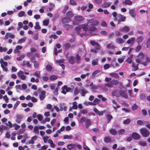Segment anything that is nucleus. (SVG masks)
I'll use <instances>...</instances> for the list:
<instances>
[{
    "label": "nucleus",
    "instance_id": "53",
    "mask_svg": "<svg viewBox=\"0 0 150 150\" xmlns=\"http://www.w3.org/2000/svg\"><path fill=\"white\" fill-rule=\"evenodd\" d=\"M131 120L127 118L123 121V123L124 124H129Z\"/></svg>",
    "mask_w": 150,
    "mask_h": 150
},
{
    "label": "nucleus",
    "instance_id": "44",
    "mask_svg": "<svg viewBox=\"0 0 150 150\" xmlns=\"http://www.w3.org/2000/svg\"><path fill=\"white\" fill-rule=\"evenodd\" d=\"M39 127L38 126H35L34 129V132L35 133L39 134Z\"/></svg>",
    "mask_w": 150,
    "mask_h": 150
},
{
    "label": "nucleus",
    "instance_id": "48",
    "mask_svg": "<svg viewBox=\"0 0 150 150\" xmlns=\"http://www.w3.org/2000/svg\"><path fill=\"white\" fill-rule=\"evenodd\" d=\"M73 106L72 107V108L74 109H76L77 108V103L76 101L73 102Z\"/></svg>",
    "mask_w": 150,
    "mask_h": 150
},
{
    "label": "nucleus",
    "instance_id": "38",
    "mask_svg": "<svg viewBox=\"0 0 150 150\" xmlns=\"http://www.w3.org/2000/svg\"><path fill=\"white\" fill-rule=\"evenodd\" d=\"M40 71H37L33 73V75L34 76H36L38 78L40 77Z\"/></svg>",
    "mask_w": 150,
    "mask_h": 150
},
{
    "label": "nucleus",
    "instance_id": "15",
    "mask_svg": "<svg viewBox=\"0 0 150 150\" xmlns=\"http://www.w3.org/2000/svg\"><path fill=\"white\" fill-rule=\"evenodd\" d=\"M119 93L123 97L127 99L128 98V96L127 95L122 91H119Z\"/></svg>",
    "mask_w": 150,
    "mask_h": 150
},
{
    "label": "nucleus",
    "instance_id": "59",
    "mask_svg": "<svg viewBox=\"0 0 150 150\" xmlns=\"http://www.w3.org/2000/svg\"><path fill=\"white\" fill-rule=\"evenodd\" d=\"M20 103V102L19 101H17L16 102L13 107V109H15L17 108L18 105Z\"/></svg>",
    "mask_w": 150,
    "mask_h": 150
},
{
    "label": "nucleus",
    "instance_id": "51",
    "mask_svg": "<svg viewBox=\"0 0 150 150\" xmlns=\"http://www.w3.org/2000/svg\"><path fill=\"white\" fill-rule=\"evenodd\" d=\"M33 62L34 63V67L35 68H38L39 67V63L37 61H34Z\"/></svg>",
    "mask_w": 150,
    "mask_h": 150
},
{
    "label": "nucleus",
    "instance_id": "58",
    "mask_svg": "<svg viewBox=\"0 0 150 150\" xmlns=\"http://www.w3.org/2000/svg\"><path fill=\"white\" fill-rule=\"evenodd\" d=\"M144 57V55L142 52H140L138 56V58L140 59H142Z\"/></svg>",
    "mask_w": 150,
    "mask_h": 150
},
{
    "label": "nucleus",
    "instance_id": "57",
    "mask_svg": "<svg viewBox=\"0 0 150 150\" xmlns=\"http://www.w3.org/2000/svg\"><path fill=\"white\" fill-rule=\"evenodd\" d=\"M105 86L108 87H110V88H111L113 87L111 83L110 82H109L108 83H107L105 84Z\"/></svg>",
    "mask_w": 150,
    "mask_h": 150
},
{
    "label": "nucleus",
    "instance_id": "9",
    "mask_svg": "<svg viewBox=\"0 0 150 150\" xmlns=\"http://www.w3.org/2000/svg\"><path fill=\"white\" fill-rule=\"evenodd\" d=\"M46 91L44 90L42 91L39 95L40 99L41 100H43L46 97Z\"/></svg>",
    "mask_w": 150,
    "mask_h": 150
},
{
    "label": "nucleus",
    "instance_id": "5",
    "mask_svg": "<svg viewBox=\"0 0 150 150\" xmlns=\"http://www.w3.org/2000/svg\"><path fill=\"white\" fill-rule=\"evenodd\" d=\"M79 92L81 96H84L88 93L87 90L82 87H81L79 88Z\"/></svg>",
    "mask_w": 150,
    "mask_h": 150
},
{
    "label": "nucleus",
    "instance_id": "54",
    "mask_svg": "<svg viewBox=\"0 0 150 150\" xmlns=\"http://www.w3.org/2000/svg\"><path fill=\"white\" fill-rule=\"evenodd\" d=\"M52 66L50 65H47L46 67V70L47 71H50L52 70Z\"/></svg>",
    "mask_w": 150,
    "mask_h": 150
},
{
    "label": "nucleus",
    "instance_id": "63",
    "mask_svg": "<svg viewBox=\"0 0 150 150\" xmlns=\"http://www.w3.org/2000/svg\"><path fill=\"white\" fill-rule=\"evenodd\" d=\"M101 25L103 27H106L107 25L106 22L104 21H102L101 23Z\"/></svg>",
    "mask_w": 150,
    "mask_h": 150
},
{
    "label": "nucleus",
    "instance_id": "12",
    "mask_svg": "<svg viewBox=\"0 0 150 150\" xmlns=\"http://www.w3.org/2000/svg\"><path fill=\"white\" fill-rule=\"evenodd\" d=\"M76 146V144H75L72 143L68 144L67 145V147L69 150H72L75 148Z\"/></svg>",
    "mask_w": 150,
    "mask_h": 150
},
{
    "label": "nucleus",
    "instance_id": "56",
    "mask_svg": "<svg viewBox=\"0 0 150 150\" xmlns=\"http://www.w3.org/2000/svg\"><path fill=\"white\" fill-rule=\"evenodd\" d=\"M137 124L138 125L142 126L144 125V123L141 120H138L137 122Z\"/></svg>",
    "mask_w": 150,
    "mask_h": 150
},
{
    "label": "nucleus",
    "instance_id": "64",
    "mask_svg": "<svg viewBox=\"0 0 150 150\" xmlns=\"http://www.w3.org/2000/svg\"><path fill=\"white\" fill-rule=\"evenodd\" d=\"M57 63L59 64L63 63L64 62V59H60L57 60L56 61Z\"/></svg>",
    "mask_w": 150,
    "mask_h": 150
},
{
    "label": "nucleus",
    "instance_id": "35",
    "mask_svg": "<svg viewBox=\"0 0 150 150\" xmlns=\"http://www.w3.org/2000/svg\"><path fill=\"white\" fill-rule=\"evenodd\" d=\"M112 77L116 78H118L119 75L117 74L114 73H111L109 74Z\"/></svg>",
    "mask_w": 150,
    "mask_h": 150
},
{
    "label": "nucleus",
    "instance_id": "11",
    "mask_svg": "<svg viewBox=\"0 0 150 150\" xmlns=\"http://www.w3.org/2000/svg\"><path fill=\"white\" fill-rule=\"evenodd\" d=\"M132 136L135 140H138L140 137V135L136 132H133L132 134Z\"/></svg>",
    "mask_w": 150,
    "mask_h": 150
},
{
    "label": "nucleus",
    "instance_id": "33",
    "mask_svg": "<svg viewBox=\"0 0 150 150\" xmlns=\"http://www.w3.org/2000/svg\"><path fill=\"white\" fill-rule=\"evenodd\" d=\"M106 118L108 123L110 122L111 120L113 118L112 116L109 114H108L107 115Z\"/></svg>",
    "mask_w": 150,
    "mask_h": 150
},
{
    "label": "nucleus",
    "instance_id": "46",
    "mask_svg": "<svg viewBox=\"0 0 150 150\" xmlns=\"http://www.w3.org/2000/svg\"><path fill=\"white\" fill-rule=\"evenodd\" d=\"M64 47L66 50H68L70 48L71 45L70 43H67L64 45Z\"/></svg>",
    "mask_w": 150,
    "mask_h": 150
},
{
    "label": "nucleus",
    "instance_id": "37",
    "mask_svg": "<svg viewBox=\"0 0 150 150\" xmlns=\"http://www.w3.org/2000/svg\"><path fill=\"white\" fill-rule=\"evenodd\" d=\"M146 47L149 48L150 47V37H149L146 40Z\"/></svg>",
    "mask_w": 150,
    "mask_h": 150
},
{
    "label": "nucleus",
    "instance_id": "20",
    "mask_svg": "<svg viewBox=\"0 0 150 150\" xmlns=\"http://www.w3.org/2000/svg\"><path fill=\"white\" fill-rule=\"evenodd\" d=\"M115 40L116 42L119 44H123L124 42L123 39L121 38H117Z\"/></svg>",
    "mask_w": 150,
    "mask_h": 150
},
{
    "label": "nucleus",
    "instance_id": "16",
    "mask_svg": "<svg viewBox=\"0 0 150 150\" xmlns=\"http://www.w3.org/2000/svg\"><path fill=\"white\" fill-rule=\"evenodd\" d=\"M23 66H26L30 68L31 67V64L30 63L29 61H28L24 60L23 62Z\"/></svg>",
    "mask_w": 150,
    "mask_h": 150
},
{
    "label": "nucleus",
    "instance_id": "13",
    "mask_svg": "<svg viewBox=\"0 0 150 150\" xmlns=\"http://www.w3.org/2000/svg\"><path fill=\"white\" fill-rule=\"evenodd\" d=\"M129 30V27L125 26L123 28H121L119 30L121 32H128Z\"/></svg>",
    "mask_w": 150,
    "mask_h": 150
},
{
    "label": "nucleus",
    "instance_id": "36",
    "mask_svg": "<svg viewBox=\"0 0 150 150\" xmlns=\"http://www.w3.org/2000/svg\"><path fill=\"white\" fill-rule=\"evenodd\" d=\"M125 132V130L124 129H121L117 131V134L119 135H122Z\"/></svg>",
    "mask_w": 150,
    "mask_h": 150
},
{
    "label": "nucleus",
    "instance_id": "23",
    "mask_svg": "<svg viewBox=\"0 0 150 150\" xmlns=\"http://www.w3.org/2000/svg\"><path fill=\"white\" fill-rule=\"evenodd\" d=\"M76 62L79 63L81 61V57L79 54H77L75 56Z\"/></svg>",
    "mask_w": 150,
    "mask_h": 150
},
{
    "label": "nucleus",
    "instance_id": "43",
    "mask_svg": "<svg viewBox=\"0 0 150 150\" xmlns=\"http://www.w3.org/2000/svg\"><path fill=\"white\" fill-rule=\"evenodd\" d=\"M125 56H123L121 58L118 59V61L120 63H122L124 61V59H125Z\"/></svg>",
    "mask_w": 150,
    "mask_h": 150
},
{
    "label": "nucleus",
    "instance_id": "31",
    "mask_svg": "<svg viewBox=\"0 0 150 150\" xmlns=\"http://www.w3.org/2000/svg\"><path fill=\"white\" fill-rule=\"evenodd\" d=\"M26 37H24L22 38L19 39L17 43L18 44H21L22 43L25 42L26 39Z\"/></svg>",
    "mask_w": 150,
    "mask_h": 150
},
{
    "label": "nucleus",
    "instance_id": "62",
    "mask_svg": "<svg viewBox=\"0 0 150 150\" xmlns=\"http://www.w3.org/2000/svg\"><path fill=\"white\" fill-rule=\"evenodd\" d=\"M70 4L71 5H77L76 3L74 0H70Z\"/></svg>",
    "mask_w": 150,
    "mask_h": 150
},
{
    "label": "nucleus",
    "instance_id": "45",
    "mask_svg": "<svg viewBox=\"0 0 150 150\" xmlns=\"http://www.w3.org/2000/svg\"><path fill=\"white\" fill-rule=\"evenodd\" d=\"M100 71L99 70H96L94 72H93L92 74V76H98V74L99 73Z\"/></svg>",
    "mask_w": 150,
    "mask_h": 150
},
{
    "label": "nucleus",
    "instance_id": "41",
    "mask_svg": "<svg viewBox=\"0 0 150 150\" xmlns=\"http://www.w3.org/2000/svg\"><path fill=\"white\" fill-rule=\"evenodd\" d=\"M81 29V28H80V25L75 28V30L76 31L78 35H79V34H80V30Z\"/></svg>",
    "mask_w": 150,
    "mask_h": 150
},
{
    "label": "nucleus",
    "instance_id": "4",
    "mask_svg": "<svg viewBox=\"0 0 150 150\" xmlns=\"http://www.w3.org/2000/svg\"><path fill=\"white\" fill-rule=\"evenodd\" d=\"M90 27V25L88 23V22L87 23H85L83 24H82L80 25V28L81 29H82L83 31H85V32H86L88 30H89V27Z\"/></svg>",
    "mask_w": 150,
    "mask_h": 150
},
{
    "label": "nucleus",
    "instance_id": "49",
    "mask_svg": "<svg viewBox=\"0 0 150 150\" xmlns=\"http://www.w3.org/2000/svg\"><path fill=\"white\" fill-rule=\"evenodd\" d=\"M72 135H66L64 136L63 137V138L64 139H72Z\"/></svg>",
    "mask_w": 150,
    "mask_h": 150
},
{
    "label": "nucleus",
    "instance_id": "34",
    "mask_svg": "<svg viewBox=\"0 0 150 150\" xmlns=\"http://www.w3.org/2000/svg\"><path fill=\"white\" fill-rule=\"evenodd\" d=\"M110 133L112 135H115L117 134V131L114 129L112 128L110 130Z\"/></svg>",
    "mask_w": 150,
    "mask_h": 150
},
{
    "label": "nucleus",
    "instance_id": "17",
    "mask_svg": "<svg viewBox=\"0 0 150 150\" xmlns=\"http://www.w3.org/2000/svg\"><path fill=\"white\" fill-rule=\"evenodd\" d=\"M85 126L87 128H89V126L91 125V123L89 119H86V120L85 122Z\"/></svg>",
    "mask_w": 150,
    "mask_h": 150
},
{
    "label": "nucleus",
    "instance_id": "7",
    "mask_svg": "<svg viewBox=\"0 0 150 150\" xmlns=\"http://www.w3.org/2000/svg\"><path fill=\"white\" fill-rule=\"evenodd\" d=\"M15 37V35L12 34L11 33H6L5 37L3 38L4 40L7 39L9 38L11 39L14 38Z\"/></svg>",
    "mask_w": 150,
    "mask_h": 150
},
{
    "label": "nucleus",
    "instance_id": "52",
    "mask_svg": "<svg viewBox=\"0 0 150 150\" xmlns=\"http://www.w3.org/2000/svg\"><path fill=\"white\" fill-rule=\"evenodd\" d=\"M67 87V86L65 85L62 88V91H61L62 93L64 94L66 93V91H65V89Z\"/></svg>",
    "mask_w": 150,
    "mask_h": 150
},
{
    "label": "nucleus",
    "instance_id": "61",
    "mask_svg": "<svg viewBox=\"0 0 150 150\" xmlns=\"http://www.w3.org/2000/svg\"><path fill=\"white\" fill-rule=\"evenodd\" d=\"M25 12L23 11H20L18 13V16L19 17H21L23 16L25 14Z\"/></svg>",
    "mask_w": 150,
    "mask_h": 150
},
{
    "label": "nucleus",
    "instance_id": "8",
    "mask_svg": "<svg viewBox=\"0 0 150 150\" xmlns=\"http://www.w3.org/2000/svg\"><path fill=\"white\" fill-rule=\"evenodd\" d=\"M16 122L18 123H20L23 118V116L22 115L18 114L16 115Z\"/></svg>",
    "mask_w": 150,
    "mask_h": 150
},
{
    "label": "nucleus",
    "instance_id": "30",
    "mask_svg": "<svg viewBox=\"0 0 150 150\" xmlns=\"http://www.w3.org/2000/svg\"><path fill=\"white\" fill-rule=\"evenodd\" d=\"M110 82H111V83L113 86V85H116L119 83L118 81L117 80L115 79L112 80Z\"/></svg>",
    "mask_w": 150,
    "mask_h": 150
},
{
    "label": "nucleus",
    "instance_id": "50",
    "mask_svg": "<svg viewBox=\"0 0 150 150\" xmlns=\"http://www.w3.org/2000/svg\"><path fill=\"white\" fill-rule=\"evenodd\" d=\"M25 132V130L23 129H21L18 131L17 132V134L18 135H20L23 134Z\"/></svg>",
    "mask_w": 150,
    "mask_h": 150
},
{
    "label": "nucleus",
    "instance_id": "24",
    "mask_svg": "<svg viewBox=\"0 0 150 150\" xmlns=\"http://www.w3.org/2000/svg\"><path fill=\"white\" fill-rule=\"evenodd\" d=\"M133 57V55L131 54L128 58L126 60V62H128L129 64H130L132 62V58Z\"/></svg>",
    "mask_w": 150,
    "mask_h": 150
},
{
    "label": "nucleus",
    "instance_id": "29",
    "mask_svg": "<svg viewBox=\"0 0 150 150\" xmlns=\"http://www.w3.org/2000/svg\"><path fill=\"white\" fill-rule=\"evenodd\" d=\"M66 15L67 17L69 18L72 17L74 15L72 11H69L68 12L66 13Z\"/></svg>",
    "mask_w": 150,
    "mask_h": 150
},
{
    "label": "nucleus",
    "instance_id": "19",
    "mask_svg": "<svg viewBox=\"0 0 150 150\" xmlns=\"http://www.w3.org/2000/svg\"><path fill=\"white\" fill-rule=\"evenodd\" d=\"M144 39V37L142 36H140L138 37L136 39V41L138 44H139L140 42H142Z\"/></svg>",
    "mask_w": 150,
    "mask_h": 150
},
{
    "label": "nucleus",
    "instance_id": "42",
    "mask_svg": "<svg viewBox=\"0 0 150 150\" xmlns=\"http://www.w3.org/2000/svg\"><path fill=\"white\" fill-rule=\"evenodd\" d=\"M138 144L139 145L143 146H146L147 144L146 142L142 141H139L138 142Z\"/></svg>",
    "mask_w": 150,
    "mask_h": 150
},
{
    "label": "nucleus",
    "instance_id": "6",
    "mask_svg": "<svg viewBox=\"0 0 150 150\" xmlns=\"http://www.w3.org/2000/svg\"><path fill=\"white\" fill-rule=\"evenodd\" d=\"M68 60L69 63L71 64H73L76 62L75 57L73 56L69 57Z\"/></svg>",
    "mask_w": 150,
    "mask_h": 150
},
{
    "label": "nucleus",
    "instance_id": "27",
    "mask_svg": "<svg viewBox=\"0 0 150 150\" xmlns=\"http://www.w3.org/2000/svg\"><path fill=\"white\" fill-rule=\"evenodd\" d=\"M124 4L125 5L131 6L132 5V2L130 0H125V1L123 2V4Z\"/></svg>",
    "mask_w": 150,
    "mask_h": 150
},
{
    "label": "nucleus",
    "instance_id": "1",
    "mask_svg": "<svg viewBox=\"0 0 150 150\" xmlns=\"http://www.w3.org/2000/svg\"><path fill=\"white\" fill-rule=\"evenodd\" d=\"M113 16L114 18V20L117 21V24H120L121 22H125L126 19V17L120 14H117L116 12H113L112 13Z\"/></svg>",
    "mask_w": 150,
    "mask_h": 150
},
{
    "label": "nucleus",
    "instance_id": "18",
    "mask_svg": "<svg viewBox=\"0 0 150 150\" xmlns=\"http://www.w3.org/2000/svg\"><path fill=\"white\" fill-rule=\"evenodd\" d=\"M111 4V2H105L102 5V7L103 8H105L110 6Z\"/></svg>",
    "mask_w": 150,
    "mask_h": 150
},
{
    "label": "nucleus",
    "instance_id": "2",
    "mask_svg": "<svg viewBox=\"0 0 150 150\" xmlns=\"http://www.w3.org/2000/svg\"><path fill=\"white\" fill-rule=\"evenodd\" d=\"M88 23L90 25L89 30L90 31H94L96 30L97 29L95 26L97 25L98 24V22L97 21H94L93 19H91L89 20Z\"/></svg>",
    "mask_w": 150,
    "mask_h": 150
},
{
    "label": "nucleus",
    "instance_id": "25",
    "mask_svg": "<svg viewBox=\"0 0 150 150\" xmlns=\"http://www.w3.org/2000/svg\"><path fill=\"white\" fill-rule=\"evenodd\" d=\"M23 47L20 45L17 46L16 47V49L14 50V52L15 53H17L19 51L18 50H21L22 49Z\"/></svg>",
    "mask_w": 150,
    "mask_h": 150
},
{
    "label": "nucleus",
    "instance_id": "26",
    "mask_svg": "<svg viewBox=\"0 0 150 150\" xmlns=\"http://www.w3.org/2000/svg\"><path fill=\"white\" fill-rule=\"evenodd\" d=\"M98 59H95L93 60L92 62V65L93 66L98 65Z\"/></svg>",
    "mask_w": 150,
    "mask_h": 150
},
{
    "label": "nucleus",
    "instance_id": "40",
    "mask_svg": "<svg viewBox=\"0 0 150 150\" xmlns=\"http://www.w3.org/2000/svg\"><path fill=\"white\" fill-rule=\"evenodd\" d=\"M36 25L34 26V28L35 29L40 30L41 28V27L39 25V23L38 22H37L35 23Z\"/></svg>",
    "mask_w": 150,
    "mask_h": 150
},
{
    "label": "nucleus",
    "instance_id": "47",
    "mask_svg": "<svg viewBox=\"0 0 150 150\" xmlns=\"http://www.w3.org/2000/svg\"><path fill=\"white\" fill-rule=\"evenodd\" d=\"M97 97L99 98H101V100L103 101H105L107 99L106 98L103 97L101 95H98Z\"/></svg>",
    "mask_w": 150,
    "mask_h": 150
},
{
    "label": "nucleus",
    "instance_id": "22",
    "mask_svg": "<svg viewBox=\"0 0 150 150\" xmlns=\"http://www.w3.org/2000/svg\"><path fill=\"white\" fill-rule=\"evenodd\" d=\"M104 141L105 143H108L111 142V137H105L104 139Z\"/></svg>",
    "mask_w": 150,
    "mask_h": 150
},
{
    "label": "nucleus",
    "instance_id": "55",
    "mask_svg": "<svg viewBox=\"0 0 150 150\" xmlns=\"http://www.w3.org/2000/svg\"><path fill=\"white\" fill-rule=\"evenodd\" d=\"M138 108V106L136 104H134L132 106V109L133 110H137Z\"/></svg>",
    "mask_w": 150,
    "mask_h": 150
},
{
    "label": "nucleus",
    "instance_id": "32",
    "mask_svg": "<svg viewBox=\"0 0 150 150\" xmlns=\"http://www.w3.org/2000/svg\"><path fill=\"white\" fill-rule=\"evenodd\" d=\"M57 78L58 77L57 76L54 75H52L50 76L49 79L50 80L52 81L56 80Z\"/></svg>",
    "mask_w": 150,
    "mask_h": 150
},
{
    "label": "nucleus",
    "instance_id": "39",
    "mask_svg": "<svg viewBox=\"0 0 150 150\" xmlns=\"http://www.w3.org/2000/svg\"><path fill=\"white\" fill-rule=\"evenodd\" d=\"M107 48L108 49L111 48L114 49L115 48V47L113 45H112L111 44H108L107 45Z\"/></svg>",
    "mask_w": 150,
    "mask_h": 150
},
{
    "label": "nucleus",
    "instance_id": "3",
    "mask_svg": "<svg viewBox=\"0 0 150 150\" xmlns=\"http://www.w3.org/2000/svg\"><path fill=\"white\" fill-rule=\"evenodd\" d=\"M140 132L142 135L144 137H148L150 134L149 130L145 128H142L140 129Z\"/></svg>",
    "mask_w": 150,
    "mask_h": 150
},
{
    "label": "nucleus",
    "instance_id": "21",
    "mask_svg": "<svg viewBox=\"0 0 150 150\" xmlns=\"http://www.w3.org/2000/svg\"><path fill=\"white\" fill-rule=\"evenodd\" d=\"M138 64H137L136 65V66H135V64L134 63V62H133L132 63V67L133 68L132 69V71H135L136 70H137L139 68H138Z\"/></svg>",
    "mask_w": 150,
    "mask_h": 150
},
{
    "label": "nucleus",
    "instance_id": "28",
    "mask_svg": "<svg viewBox=\"0 0 150 150\" xmlns=\"http://www.w3.org/2000/svg\"><path fill=\"white\" fill-rule=\"evenodd\" d=\"M63 27L66 28L67 30H69L70 29L72 28L73 26L68 24H64L63 25Z\"/></svg>",
    "mask_w": 150,
    "mask_h": 150
},
{
    "label": "nucleus",
    "instance_id": "60",
    "mask_svg": "<svg viewBox=\"0 0 150 150\" xmlns=\"http://www.w3.org/2000/svg\"><path fill=\"white\" fill-rule=\"evenodd\" d=\"M43 25H47L49 23V21L48 20H44L43 21Z\"/></svg>",
    "mask_w": 150,
    "mask_h": 150
},
{
    "label": "nucleus",
    "instance_id": "10",
    "mask_svg": "<svg viewBox=\"0 0 150 150\" xmlns=\"http://www.w3.org/2000/svg\"><path fill=\"white\" fill-rule=\"evenodd\" d=\"M129 14L133 18H135L136 13L135 10L134 9H132L129 10Z\"/></svg>",
    "mask_w": 150,
    "mask_h": 150
},
{
    "label": "nucleus",
    "instance_id": "14",
    "mask_svg": "<svg viewBox=\"0 0 150 150\" xmlns=\"http://www.w3.org/2000/svg\"><path fill=\"white\" fill-rule=\"evenodd\" d=\"M74 19L76 21H83L84 18L81 16H78L74 17Z\"/></svg>",
    "mask_w": 150,
    "mask_h": 150
}]
</instances>
